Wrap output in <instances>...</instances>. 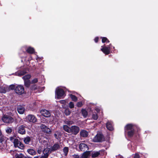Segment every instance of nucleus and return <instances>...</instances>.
Segmentation results:
<instances>
[{"mask_svg":"<svg viewBox=\"0 0 158 158\" xmlns=\"http://www.w3.org/2000/svg\"><path fill=\"white\" fill-rule=\"evenodd\" d=\"M26 119L27 122L31 123H35L37 122V119L35 116L31 114L27 115L26 118Z\"/></svg>","mask_w":158,"mask_h":158,"instance_id":"obj_2","label":"nucleus"},{"mask_svg":"<svg viewBox=\"0 0 158 158\" xmlns=\"http://www.w3.org/2000/svg\"><path fill=\"white\" fill-rule=\"evenodd\" d=\"M4 141V138L1 136L0 137V142L2 143Z\"/></svg>","mask_w":158,"mask_h":158,"instance_id":"obj_43","label":"nucleus"},{"mask_svg":"<svg viewBox=\"0 0 158 158\" xmlns=\"http://www.w3.org/2000/svg\"><path fill=\"white\" fill-rule=\"evenodd\" d=\"M79 127L76 126H73L71 127V133L74 135H77L79 131Z\"/></svg>","mask_w":158,"mask_h":158,"instance_id":"obj_8","label":"nucleus"},{"mask_svg":"<svg viewBox=\"0 0 158 158\" xmlns=\"http://www.w3.org/2000/svg\"><path fill=\"white\" fill-rule=\"evenodd\" d=\"M92 118L96 120L98 119V116L96 114H94L92 115Z\"/></svg>","mask_w":158,"mask_h":158,"instance_id":"obj_35","label":"nucleus"},{"mask_svg":"<svg viewBox=\"0 0 158 158\" xmlns=\"http://www.w3.org/2000/svg\"><path fill=\"white\" fill-rule=\"evenodd\" d=\"M37 81H38L37 79V78H35L32 81L31 83H35L37 82Z\"/></svg>","mask_w":158,"mask_h":158,"instance_id":"obj_37","label":"nucleus"},{"mask_svg":"<svg viewBox=\"0 0 158 158\" xmlns=\"http://www.w3.org/2000/svg\"><path fill=\"white\" fill-rule=\"evenodd\" d=\"M56 94L57 98L60 99L64 95V92L63 89H58L56 90Z\"/></svg>","mask_w":158,"mask_h":158,"instance_id":"obj_7","label":"nucleus"},{"mask_svg":"<svg viewBox=\"0 0 158 158\" xmlns=\"http://www.w3.org/2000/svg\"><path fill=\"white\" fill-rule=\"evenodd\" d=\"M64 113L66 115H69L71 113V111L69 109H66L65 110Z\"/></svg>","mask_w":158,"mask_h":158,"instance_id":"obj_30","label":"nucleus"},{"mask_svg":"<svg viewBox=\"0 0 158 158\" xmlns=\"http://www.w3.org/2000/svg\"><path fill=\"white\" fill-rule=\"evenodd\" d=\"M41 151H42V150H41V149H39L38 150H37V152L38 153H39V154H40L41 153Z\"/></svg>","mask_w":158,"mask_h":158,"instance_id":"obj_46","label":"nucleus"},{"mask_svg":"<svg viewBox=\"0 0 158 158\" xmlns=\"http://www.w3.org/2000/svg\"><path fill=\"white\" fill-rule=\"evenodd\" d=\"M82 113L84 117H86L88 113L87 111L84 109H82L81 110Z\"/></svg>","mask_w":158,"mask_h":158,"instance_id":"obj_26","label":"nucleus"},{"mask_svg":"<svg viewBox=\"0 0 158 158\" xmlns=\"http://www.w3.org/2000/svg\"><path fill=\"white\" fill-rule=\"evenodd\" d=\"M40 112L42 115L46 117H49L51 116L49 111L46 110H40Z\"/></svg>","mask_w":158,"mask_h":158,"instance_id":"obj_10","label":"nucleus"},{"mask_svg":"<svg viewBox=\"0 0 158 158\" xmlns=\"http://www.w3.org/2000/svg\"><path fill=\"white\" fill-rule=\"evenodd\" d=\"M104 140V137L102 134L99 133L94 137L93 141L95 142H102Z\"/></svg>","mask_w":158,"mask_h":158,"instance_id":"obj_5","label":"nucleus"},{"mask_svg":"<svg viewBox=\"0 0 158 158\" xmlns=\"http://www.w3.org/2000/svg\"><path fill=\"white\" fill-rule=\"evenodd\" d=\"M26 72L24 71H21L20 73H17L16 75L18 76H20L25 74Z\"/></svg>","mask_w":158,"mask_h":158,"instance_id":"obj_32","label":"nucleus"},{"mask_svg":"<svg viewBox=\"0 0 158 158\" xmlns=\"http://www.w3.org/2000/svg\"><path fill=\"white\" fill-rule=\"evenodd\" d=\"M82 105L81 102H79L77 103V106L78 107H81L82 106Z\"/></svg>","mask_w":158,"mask_h":158,"instance_id":"obj_36","label":"nucleus"},{"mask_svg":"<svg viewBox=\"0 0 158 158\" xmlns=\"http://www.w3.org/2000/svg\"><path fill=\"white\" fill-rule=\"evenodd\" d=\"M80 150L83 151H87L89 150V148L86 144L84 143H81L79 145Z\"/></svg>","mask_w":158,"mask_h":158,"instance_id":"obj_12","label":"nucleus"},{"mask_svg":"<svg viewBox=\"0 0 158 158\" xmlns=\"http://www.w3.org/2000/svg\"><path fill=\"white\" fill-rule=\"evenodd\" d=\"M74 103L72 102H70L69 103V107L71 108L72 109L74 107Z\"/></svg>","mask_w":158,"mask_h":158,"instance_id":"obj_33","label":"nucleus"},{"mask_svg":"<svg viewBox=\"0 0 158 158\" xmlns=\"http://www.w3.org/2000/svg\"><path fill=\"white\" fill-rule=\"evenodd\" d=\"M2 136V133L1 131H0V137Z\"/></svg>","mask_w":158,"mask_h":158,"instance_id":"obj_49","label":"nucleus"},{"mask_svg":"<svg viewBox=\"0 0 158 158\" xmlns=\"http://www.w3.org/2000/svg\"><path fill=\"white\" fill-rule=\"evenodd\" d=\"M2 120L4 122L8 123H12L14 121L13 118L6 115H4L2 118Z\"/></svg>","mask_w":158,"mask_h":158,"instance_id":"obj_3","label":"nucleus"},{"mask_svg":"<svg viewBox=\"0 0 158 158\" xmlns=\"http://www.w3.org/2000/svg\"><path fill=\"white\" fill-rule=\"evenodd\" d=\"M102 43H104L105 42H109V41L105 37H102Z\"/></svg>","mask_w":158,"mask_h":158,"instance_id":"obj_31","label":"nucleus"},{"mask_svg":"<svg viewBox=\"0 0 158 158\" xmlns=\"http://www.w3.org/2000/svg\"><path fill=\"white\" fill-rule=\"evenodd\" d=\"M14 146L15 147H18L21 149H24V144L21 143L18 139H16L13 141Z\"/></svg>","mask_w":158,"mask_h":158,"instance_id":"obj_4","label":"nucleus"},{"mask_svg":"<svg viewBox=\"0 0 158 158\" xmlns=\"http://www.w3.org/2000/svg\"><path fill=\"white\" fill-rule=\"evenodd\" d=\"M15 88V86L14 85H11L9 87L10 89L11 90L14 89Z\"/></svg>","mask_w":158,"mask_h":158,"instance_id":"obj_41","label":"nucleus"},{"mask_svg":"<svg viewBox=\"0 0 158 158\" xmlns=\"http://www.w3.org/2000/svg\"><path fill=\"white\" fill-rule=\"evenodd\" d=\"M25 127L23 125L20 126L17 128L18 132L22 135L25 134L26 133Z\"/></svg>","mask_w":158,"mask_h":158,"instance_id":"obj_9","label":"nucleus"},{"mask_svg":"<svg viewBox=\"0 0 158 158\" xmlns=\"http://www.w3.org/2000/svg\"><path fill=\"white\" fill-rule=\"evenodd\" d=\"M58 133L57 132V133H55V134H54V136L56 138V139H58Z\"/></svg>","mask_w":158,"mask_h":158,"instance_id":"obj_44","label":"nucleus"},{"mask_svg":"<svg viewBox=\"0 0 158 158\" xmlns=\"http://www.w3.org/2000/svg\"><path fill=\"white\" fill-rule=\"evenodd\" d=\"M25 111V108L23 106H19L17 108V111L20 114H23Z\"/></svg>","mask_w":158,"mask_h":158,"instance_id":"obj_16","label":"nucleus"},{"mask_svg":"<svg viewBox=\"0 0 158 158\" xmlns=\"http://www.w3.org/2000/svg\"><path fill=\"white\" fill-rule=\"evenodd\" d=\"M134 158H139V156L138 153H136L134 156Z\"/></svg>","mask_w":158,"mask_h":158,"instance_id":"obj_39","label":"nucleus"},{"mask_svg":"<svg viewBox=\"0 0 158 158\" xmlns=\"http://www.w3.org/2000/svg\"><path fill=\"white\" fill-rule=\"evenodd\" d=\"M31 76L30 75H27L24 76L23 77V79L24 80V81H27L29 80V79L31 78Z\"/></svg>","mask_w":158,"mask_h":158,"instance_id":"obj_25","label":"nucleus"},{"mask_svg":"<svg viewBox=\"0 0 158 158\" xmlns=\"http://www.w3.org/2000/svg\"><path fill=\"white\" fill-rule=\"evenodd\" d=\"M80 134L81 136L83 137H86L88 136V133L86 131L83 130L80 131Z\"/></svg>","mask_w":158,"mask_h":158,"instance_id":"obj_18","label":"nucleus"},{"mask_svg":"<svg viewBox=\"0 0 158 158\" xmlns=\"http://www.w3.org/2000/svg\"><path fill=\"white\" fill-rule=\"evenodd\" d=\"M98 37H96L94 39V41L95 42L97 43L98 42Z\"/></svg>","mask_w":158,"mask_h":158,"instance_id":"obj_45","label":"nucleus"},{"mask_svg":"<svg viewBox=\"0 0 158 158\" xmlns=\"http://www.w3.org/2000/svg\"><path fill=\"white\" fill-rule=\"evenodd\" d=\"M69 151V148L67 147H65L63 149V152L64 153V155L65 156H66L67 155Z\"/></svg>","mask_w":158,"mask_h":158,"instance_id":"obj_27","label":"nucleus"},{"mask_svg":"<svg viewBox=\"0 0 158 158\" xmlns=\"http://www.w3.org/2000/svg\"><path fill=\"white\" fill-rule=\"evenodd\" d=\"M70 97L73 101L75 102H76L77 101V98L75 95L71 94L70 95Z\"/></svg>","mask_w":158,"mask_h":158,"instance_id":"obj_29","label":"nucleus"},{"mask_svg":"<svg viewBox=\"0 0 158 158\" xmlns=\"http://www.w3.org/2000/svg\"><path fill=\"white\" fill-rule=\"evenodd\" d=\"M136 128L135 125L132 124H128L126 125L125 128V132L127 133L129 136H133L134 133V130Z\"/></svg>","mask_w":158,"mask_h":158,"instance_id":"obj_1","label":"nucleus"},{"mask_svg":"<svg viewBox=\"0 0 158 158\" xmlns=\"http://www.w3.org/2000/svg\"><path fill=\"white\" fill-rule=\"evenodd\" d=\"M40 128L43 131L46 133L49 134L51 132L50 129L44 124H42L41 125Z\"/></svg>","mask_w":158,"mask_h":158,"instance_id":"obj_11","label":"nucleus"},{"mask_svg":"<svg viewBox=\"0 0 158 158\" xmlns=\"http://www.w3.org/2000/svg\"><path fill=\"white\" fill-rule=\"evenodd\" d=\"M100 155L99 152H93L92 153V156L93 157H95L99 156Z\"/></svg>","mask_w":158,"mask_h":158,"instance_id":"obj_23","label":"nucleus"},{"mask_svg":"<svg viewBox=\"0 0 158 158\" xmlns=\"http://www.w3.org/2000/svg\"><path fill=\"white\" fill-rule=\"evenodd\" d=\"M102 48L101 50L105 54L108 55L109 54L110 52V47L109 46L107 47H102Z\"/></svg>","mask_w":158,"mask_h":158,"instance_id":"obj_13","label":"nucleus"},{"mask_svg":"<svg viewBox=\"0 0 158 158\" xmlns=\"http://www.w3.org/2000/svg\"><path fill=\"white\" fill-rule=\"evenodd\" d=\"M61 146L58 143L55 144L51 148L52 152L59 150L61 148Z\"/></svg>","mask_w":158,"mask_h":158,"instance_id":"obj_14","label":"nucleus"},{"mask_svg":"<svg viewBox=\"0 0 158 158\" xmlns=\"http://www.w3.org/2000/svg\"><path fill=\"white\" fill-rule=\"evenodd\" d=\"M27 152L31 155L34 156L36 154V152L33 149L30 148L27 150Z\"/></svg>","mask_w":158,"mask_h":158,"instance_id":"obj_19","label":"nucleus"},{"mask_svg":"<svg viewBox=\"0 0 158 158\" xmlns=\"http://www.w3.org/2000/svg\"><path fill=\"white\" fill-rule=\"evenodd\" d=\"M7 90V87L5 86H2L0 87V93H5Z\"/></svg>","mask_w":158,"mask_h":158,"instance_id":"obj_20","label":"nucleus"},{"mask_svg":"<svg viewBox=\"0 0 158 158\" xmlns=\"http://www.w3.org/2000/svg\"><path fill=\"white\" fill-rule=\"evenodd\" d=\"M6 132L8 133H10L12 132V129L9 127H8L6 130Z\"/></svg>","mask_w":158,"mask_h":158,"instance_id":"obj_34","label":"nucleus"},{"mask_svg":"<svg viewBox=\"0 0 158 158\" xmlns=\"http://www.w3.org/2000/svg\"><path fill=\"white\" fill-rule=\"evenodd\" d=\"M39 157L38 156H35L34 158H38Z\"/></svg>","mask_w":158,"mask_h":158,"instance_id":"obj_50","label":"nucleus"},{"mask_svg":"<svg viewBox=\"0 0 158 158\" xmlns=\"http://www.w3.org/2000/svg\"><path fill=\"white\" fill-rule=\"evenodd\" d=\"M30 81L29 80L24 81V84L27 87H29L30 85Z\"/></svg>","mask_w":158,"mask_h":158,"instance_id":"obj_28","label":"nucleus"},{"mask_svg":"<svg viewBox=\"0 0 158 158\" xmlns=\"http://www.w3.org/2000/svg\"><path fill=\"white\" fill-rule=\"evenodd\" d=\"M118 158H123L122 156H121L120 155H119L118 156Z\"/></svg>","mask_w":158,"mask_h":158,"instance_id":"obj_48","label":"nucleus"},{"mask_svg":"<svg viewBox=\"0 0 158 158\" xmlns=\"http://www.w3.org/2000/svg\"><path fill=\"white\" fill-rule=\"evenodd\" d=\"M51 148H47L44 149L43 151V153L44 155H48V156L49 154L52 152V151H51Z\"/></svg>","mask_w":158,"mask_h":158,"instance_id":"obj_17","label":"nucleus"},{"mask_svg":"<svg viewBox=\"0 0 158 158\" xmlns=\"http://www.w3.org/2000/svg\"><path fill=\"white\" fill-rule=\"evenodd\" d=\"M15 90L16 93L21 95L24 93V88L22 85H19L15 87Z\"/></svg>","mask_w":158,"mask_h":158,"instance_id":"obj_6","label":"nucleus"},{"mask_svg":"<svg viewBox=\"0 0 158 158\" xmlns=\"http://www.w3.org/2000/svg\"><path fill=\"white\" fill-rule=\"evenodd\" d=\"M60 103L63 104H65L66 103V102L65 100H61L59 101Z\"/></svg>","mask_w":158,"mask_h":158,"instance_id":"obj_38","label":"nucleus"},{"mask_svg":"<svg viewBox=\"0 0 158 158\" xmlns=\"http://www.w3.org/2000/svg\"><path fill=\"white\" fill-rule=\"evenodd\" d=\"M31 140V138L29 136H27L24 138L23 141L25 144H28L30 142Z\"/></svg>","mask_w":158,"mask_h":158,"instance_id":"obj_21","label":"nucleus"},{"mask_svg":"<svg viewBox=\"0 0 158 158\" xmlns=\"http://www.w3.org/2000/svg\"><path fill=\"white\" fill-rule=\"evenodd\" d=\"M48 155H44L42 156L40 158H48Z\"/></svg>","mask_w":158,"mask_h":158,"instance_id":"obj_42","label":"nucleus"},{"mask_svg":"<svg viewBox=\"0 0 158 158\" xmlns=\"http://www.w3.org/2000/svg\"><path fill=\"white\" fill-rule=\"evenodd\" d=\"M66 124H72V122H67L66 123Z\"/></svg>","mask_w":158,"mask_h":158,"instance_id":"obj_47","label":"nucleus"},{"mask_svg":"<svg viewBox=\"0 0 158 158\" xmlns=\"http://www.w3.org/2000/svg\"><path fill=\"white\" fill-rule=\"evenodd\" d=\"M63 127L65 131L69 133H71V127L69 128L66 125H64Z\"/></svg>","mask_w":158,"mask_h":158,"instance_id":"obj_22","label":"nucleus"},{"mask_svg":"<svg viewBox=\"0 0 158 158\" xmlns=\"http://www.w3.org/2000/svg\"><path fill=\"white\" fill-rule=\"evenodd\" d=\"M16 138H15V137H10V141H14V140L15 139H16Z\"/></svg>","mask_w":158,"mask_h":158,"instance_id":"obj_40","label":"nucleus"},{"mask_svg":"<svg viewBox=\"0 0 158 158\" xmlns=\"http://www.w3.org/2000/svg\"><path fill=\"white\" fill-rule=\"evenodd\" d=\"M27 51L29 53L32 54L34 52V50L33 48L29 47L27 49Z\"/></svg>","mask_w":158,"mask_h":158,"instance_id":"obj_24","label":"nucleus"},{"mask_svg":"<svg viewBox=\"0 0 158 158\" xmlns=\"http://www.w3.org/2000/svg\"><path fill=\"white\" fill-rule=\"evenodd\" d=\"M106 127L107 129L110 131H112L114 128L112 125V123L110 121H108L106 123Z\"/></svg>","mask_w":158,"mask_h":158,"instance_id":"obj_15","label":"nucleus"}]
</instances>
